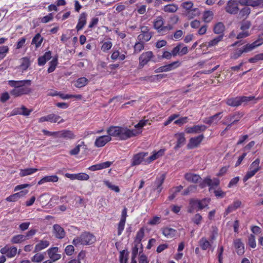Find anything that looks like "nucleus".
Masks as SVG:
<instances>
[{
	"label": "nucleus",
	"instance_id": "obj_1",
	"mask_svg": "<svg viewBox=\"0 0 263 263\" xmlns=\"http://www.w3.org/2000/svg\"><path fill=\"white\" fill-rule=\"evenodd\" d=\"M110 137H114L121 140H125L141 133L140 129H130L126 126H111L107 129Z\"/></svg>",
	"mask_w": 263,
	"mask_h": 263
},
{
	"label": "nucleus",
	"instance_id": "obj_2",
	"mask_svg": "<svg viewBox=\"0 0 263 263\" xmlns=\"http://www.w3.org/2000/svg\"><path fill=\"white\" fill-rule=\"evenodd\" d=\"M8 84L10 86L13 87V89L10 91V94L14 97L28 94L31 90L29 87L31 84V81L29 80L22 81L9 80L8 81Z\"/></svg>",
	"mask_w": 263,
	"mask_h": 263
},
{
	"label": "nucleus",
	"instance_id": "obj_3",
	"mask_svg": "<svg viewBox=\"0 0 263 263\" xmlns=\"http://www.w3.org/2000/svg\"><path fill=\"white\" fill-rule=\"evenodd\" d=\"M96 241V238L92 234L85 232L82 234L79 237L74 238L72 243L75 246L78 245H89L93 243Z\"/></svg>",
	"mask_w": 263,
	"mask_h": 263
},
{
	"label": "nucleus",
	"instance_id": "obj_4",
	"mask_svg": "<svg viewBox=\"0 0 263 263\" xmlns=\"http://www.w3.org/2000/svg\"><path fill=\"white\" fill-rule=\"evenodd\" d=\"M260 169V159L257 158L250 164L248 171L243 178V182L247 181L248 179L253 177Z\"/></svg>",
	"mask_w": 263,
	"mask_h": 263
},
{
	"label": "nucleus",
	"instance_id": "obj_5",
	"mask_svg": "<svg viewBox=\"0 0 263 263\" xmlns=\"http://www.w3.org/2000/svg\"><path fill=\"white\" fill-rule=\"evenodd\" d=\"M254 99V97L250 96H242L236 98H232L227 99V104L231 106H238L240 105L242 102H248Z\"/></svg>",
	"mask_w": 263,
	"mask_h": 263
},
{
	"label": "nucleus",
	"instance_id": "obj_6",
	"mask_svg": "<svg viewBox=\"0 0 263 263\" xmlns=\"http://www.w3.org/2000/svg\"><path fill=\"white\" fill-rule=\"evenodd\" d=\"M210 199L208 198H204L202 200L192 199L190 201V205L195 209H198V210H201L208 206L210 203Z\"/></svg>",
	"mask_w": 263,
	"mask_h": 263
},
{
	"label": "nucleus",
	"instance_id": "obj_7",
	"mask_svg": "<svg viewBox=\"0 0 263 263\" xmlns=\"http://www.w3.org/2000/svg\"><path fill=\"white\" fill-rule=\"evenodd\" d=\"M147 155V153L144 152H141L134 155L132 160V166L138 165L141 163L148 164V163H146V159H145Z\"/></svg>",
	"mask_w": 263,
	"mask_h": 263
},
{
	"label": "nucleus",
	"instance_id": "obj_8",
	"mask_svg": "<svg viewBox=\"0 0 263 263\" xmlns=\"http://www.w3.org/2000/svg\"><path fill=\"white\" fill-rule=\"evenodd\" d=\"M181 65V62L179 61H174L169 64L165 65L159 67L155 70L156 73L168 72L173 70Z\"/></svg>",
	"mask_w": 263,
	"mask_h": 263
},
{
	"label": "nucleus",
	"instance_id": "obj_9",
	"mask_svg": "<svg viewBox=\"0 0 263 263\" xmlns=\"http://www.w3.org/2000/svg\"><path fill=\"white\" fill-rule=\"evenodd\" d=\"M141 33L138 36L139 41L146 42L149 41L152 36V33L149 31V28L147 26H142L140 27Z\"/></svg>",
	"mask_w": 263,
	"mask_h": 263
},
{
	"label": "nucleus",
	"instance_id": "obj_10",
	"mask_svg": "<svg viewBox=\"0 0 263 263\" xmlns=\"http://www.w3.org/2000/svg\"><path fill=\"white\" fill-rule=\"evenodd\" d=\"M154 28L157 30L158 32L164 34L165 32L166 28L167 27H164V21L162 16H159L157 17L154 21Z\"/></svg>",
	"mask_w": 263,
	"mask_h": 263
},
{
	"label": "nucleus",
	"instance_id": "obj_11",
	"mask_svg": "<svg viewBox=\"0 0 263 263\" xmlns=\"http://www.w3.org/2000/svg\"><path fill=\"white\" fill-rule=\"evenodd\" d=\"M225 10L231 14H236L239 11L237 0H229L227 4Z\"/></svg>",
	"mask_w": 263,
	"mask_h": 263
},
{
	"label": "nucleus",
	"instance_id": "obj_12",
	"mask_svg": "<svg viewBox=\"0 0 263 263\" xmlns=\"http://www.w3.org/2000/svg\"><path fill=\"white\" fill-rule=\"evenodd\" d=\"M45 121H49L51 123H56L58 122V123H63L64 122V120L62 119H61V117L53 114H49L46 116H44L42 117H41L39 119V122H43Z\"/></svg>",
	"mask_w": 263,
	"mask_h": 263
},
{
	"label": "nucleus",
	"instance_id": "obj_13",
	"mask_svg": "<svg viewBox=\"0 0 263 263\" xmlns=\"http://www.w3.org/2000/svg\"><path fill=\"white\" fill-rule=\"evenodd\" d=\"M47 253L50 260L55 262L61 258V255L59 253V248L57 247H51L47 250Z\"/></svg>",
	"mask_w": 263,
	"mask_h": 263
},
{
	"label": "nucleus",
	"instance_id": "obj_14",
	"mask_svg": "<svg viewBox=\"0 0 263 263\" xmlns=\"http://www.w3.org/2000/svg\"><path fill=\"white\" fill-rule=\"evenodd\" d=\"M0 252L2 254L6 255L9 258H12L14 257L16 254L17 248L15 247L6 246L1 249Z\"/></svg>",
	"mask_w": 263,
	"mask_h": 263
},
{
	"label": "nucleus",
	"instance_id": "obj_15",
	"mask_svg": "<svg viewBox=\"0 0 263 263\" xmlns=\"http://www.w3.org/2000/svg\"><path fill=\"white\" fill-rule=\"evenodd\" d=\"M206 129V126L204 125H197L191 127H186L185 132L187 134H199L203 132Z\"/></svg>",
	"mask_w": 263,
	"mask_h": 263
},
{
	"label": "nucleus",
	"instance_id": "obj_16",
	"mask_svg": "<svg viewBox=\"0 0 263 263\" xmlns=\"http://www.w3.org/2000/svg\"><path fill=\"white\" fill-rule=\"evenodd\" d=\"M204 138L203 135L191 138L187 144V147L190 149L194 148L198 146Z\"/></svg>",
	"mask_w": 263,
	"mask_h": 263
},
{
	"label": "nucleus",
	"instance_id": "obj_17",
	"mask_svg": "<svg viewBox=\"0 0 263 263\" xmlns=\"http://www.w3.org/2000/svg\"><path fill=\"white\" fill-rule=\"evenodd\" d=\"M111 140V138L108 135H104L98 137L95 142V145L97 147L104 146L107 142Z\"/></svg>",
	"mask_w": 263,
	"mask_h": 263
},
{
	"label": "nucleus",
	"instance_id": "obj_18",
	"mask_svg": "<svg viewBox=\"0 0 263 263\" xmlns=\"http://www.w3.org/2000/svg\"><path fill=\"white\" fill-rule=\"evenodd\" d=\"M153 53L152 51H147L143 52L139 57V65L141 66H144L153 58Z\"/></svg>",
	"mask_w": 263,
	"mask_h": 263
},
{
	"label": "nucleus",
	"instance_id": "obj_19",
	"mask_svg": "<svg viewBox=\"0 0 263 263\" xmlns=\"http://www.w3.org/2000/svg\"><path fill=\"white\" fill-rule=\"evenodd\" d=\"M219 184V180L217 178H214L211 179L210 177L205 178L202 183L201 184V186L203 187L205 185H207L210 186L209 190L211 191L212 188L217 186Z\"/></svg>",
	"mask_w": 263,
	"mask_h": 263
},
{
	"label": "nucleus",
	"instance_id": "obj_20",
	"mask_svg": "<svg viewBox=\"0 0 263 263\" xmlns=\"http://www.w3.org/2000/svg\"><path fill=\"white\" fill-rule=\"evenodd\" d=\"M57 137L63 138L67 140H72L76 138V135L72 131L65 129L58 132Z\"/></svg>",
	"mask_w": 263,
	"mask_h": 263
},
{
	"label": "nucleus",
	"instance_id": "obj_21",
	"mask_svg": "<svg viewBox=\"0 0 263 263\" xmlns=\"http://www.w3.org/2000/svg\"><path fill=\"white\" fill-rule=\"evenodd\" d=\"M87 14L85 12L82 13L79 16L78 23L76 29L77 31L81 30L86 24Z\"/></svg>",
	"mask_w": 263,
	"mask_h": 263
},
{
	"label": "nucleus",
	"instance_id": "obj_22",
	"mask_svg": "<svg viewBox=\"0 0 263 263\" xmlns=\"http://www.w3.org/2000/svg\"><path fill=\"white\" fill-rule=\"evenodd\" d=\"M221 112L217 113L213 116L205 118L203 122L209 125L217 124L221 118L220 115Z\"/></svg>",
	"mask_w": 263,
	"mask_h": 263
},
{
	"label": "nucleus",
	"instance_id": "obj_23",
	"mask_svg": "<svg viewBox=\"0 0 263 263\" xmlns=\"http://www.w3.org/2000/svg\"><path fill=\"white\" fill-rule=\"evenodd\" d=\"M111 162L106 161L104 162H102L100 163L91 165L89 166L88 169L91 171L100 170L109 167L111 165Z\"/></svg>",
	"mask_w": 263,
	"mask_h": 263
},
{
	"label": "nucleus",
	"instance_id": "obj_24",
	"mask_svg": "<svg viewBox=\"0 0 263 263\" xmlns=\"http://www.w3.org/2000/svg\"><path fill=\"white\" fill-rule=\"evenodd\" d=\"M53 228V234L57 238L62 239L64 237L65 233L63 228L59 224H54Z\"/></svg>",
	"mask_w": 263,
	"mask_h": 263
},
{
	"label": "nucleus",
	"instance_id": "obj_25",
	"mask_svg": "<svg viewBox=\"0 0 263 263\" xmlns=\"http://www.w3.org/2000/svg\"><path fill=\"white\" fill-rule=\"evenodd\" d=\"M241 204V202L238 200H235L234 202L230 205L226 210L224 216L228 215L229 213L236 211L238 209Z\"/></svg>",
	"mask_w": 263,
	"mask_h": 263
},
{
	"label": "nucleus",
	"instance_id": "obj_26",
	"mask_svg": "<svg viewBox=\"0 0 263 263\" xmlns=\"http://www.w3.org/2000/svg\"><path fill=\"white\" fill-rule=\"evenodd\" d=\"M164 149H161L157 152H154L153 154L151 156L146 158V163H150L155 160L162 156L164 155Z\"/></svg>",
	"mask_w": 263,
	"mask_h": 263
},
{
	"label": "nucleus",
	"instance_id": "obj_27",
	"mask_svg": "<svg viewBox=\"0 0 263 263\" xmlns=\"http://www.w3.org/2000/svg\"><path fill=\"white\" fill-rule=\"evenodd\" d=\"M50 245V242L47 240L43 239L38 242L36 244L34 252H39L46 248H47Z\"/></svg>",
	"mask_w": 263,
	"mask_h": 263
},
{
	"label": "nucleus",
	"instance_id": "obj_28",
	"mask_svg": "<svg viewBox=\"0 0 263 263\" xmlns=\"http://www.w3.org/2000/svg\"><path fill=\"white\" fill-rule=\"evenodd\" d=\"M59 177L57 175L46 176L42 178L38 182V185H41L46 182H57Z\"/></svg>",
	"mask_w": 263,
	"mask_h": 263
},
{
	"label": "nucleus",
	"instance_id": "obj_29",
	"mask_svg": "<svg viewBox=\"0 0 263 263\" xmlns=\"http://www.w3.org/2000/svg\"><path fill=\"white\" fill-rule=\"evenodd\" d=\"M262 43L263 42L261 41L258 40L254 42L251 44H248L242 47L243 51H245V53L248 52L253 50L255 48L261 45Z\"/></svg>",
	"mask_w": 263,
	"mask_h": 263
},
{
	"label": "nucleus",
	"instance_id": "obj_30",
	"mask_svg": "<svg viewBox=\"0 0 263 263\" xmlns=\"http://www.w3.org/2000/svg\"><path fill=\"white\" fill-rule=\"evenodd\" d=\"M184 178L187 181L193 183H197L201 179L199 175L192 173H186L184 175Z\"/></svg>",
	"mask_w": 263,
	"mask_h": 263
},
{
	"label": "nucleus",
	"instance_id": "obj_31",
	"mask_svg": "<svg viewBox=\"0 0 263 263\" xmlns=\"http://www.w3.org/2000/svg\"><path fill=\"white\" fill-rule=\"evenodd\" d=\"M234 247L236 249L237 253L239 255H242L245 252L244 245L241 241L240 239H237L234 241Z\"/></svg>",
	"mask_w": 263,
	"mask_h": 263
},
{
	"label": "nucleus",
	"instance_id": "obj_32",
	"mask_svg": "<svg viewBox=\"0 0 263 263\" xmlns=\"http://www.w3.org/2000/svg\"><path fill=\"white\" fill-rule=\"evenodd\" d=\"M30 65V58L23 57L20 59L19 68L23 71L26 70Z\"/></svg>",
	"mask_w": 263,
	"mask_h": 263
},
{
	"label": "nucleus",
	"instance_id": "obj_33",
	"mask_svg": "<svg viewBox=\"0 0 263 263\" xmlns=\"http://www.w3.org/2000/svg\"><path fill=\"white\" fill-rule=\"evenodd\" d=\"M177 231L176 230L169 227H165L162 229V233L167 238H172L175 236Z\"/></svg>",
	"mask_w": 263,
	"mask_h": 263
},
{
	"label": "nucleus",
	"instance_id": "obj_34",
	"mask_svg": "<svg viewBox=\"0 0 263 263\" xmlns=\"http://www.w3.org/2000/svg\"><path fill=\"white\" fill-rule=\"evenodd\" d=\"M175 137L177 139V144L175 146V148H178L182 146L185 141L184 134L183 133H177L175 134Z\"/></svg>",
	"mask_w": 263,
	"mask_h": 263
},
{
	"label": "nucleus",
	"instance_id": "obj_35",
	"mask_svg": "<svg viewBox=\"0 0 263 263\" xmlns=\"http://www.w3.org/2000/svg\"><path fill=\"white\" fill-rule=\"evenodd\" d=\"M178 9V6L175 4L166 5L162 8V10L166 13H174Z\"/></svg>",
	"mask_w": 263,
	"mask_h": 263
},
{
	"label": "nucleus",
	"instance_id": "obj_36",
	"mask_svg": "<svg viewBox=\"0 0 263 263\" xmlns=\"http://www.w3.org/2000/svg\"><path fill=\"white\" fill-rule=\"evenodd\" d=\"M126 52H124V53H120L118 50H116L112 52L111 59L114 61L117 60L123 61L126 58Z\"/></svg>",
	"mask_w": 263,
	"mask_h": 263
},
{
	"label": "nucleus",
	"instance_id": "obj_37",
	"mask_svg": "<svg viewBox=\"0 0 263 263\" xmlns=\"http://www.w3.org/2000/svg\"><path fill=\"white\" fill-rule=\"evenodd\" d=\"M12 112V115L20 114L24 116H28L30 114L31 110H28L25 106H23L20 108L13 109Z\"/></svg>",
	"mask_w": 263,
	"mask_h": 263
},
{
	"label": "nucleus",
	"instance_id": "obj_38",
	"mask_svg": "<svg viewBox=\"0 0 263 263\" xmlns=\"http://www.w3.org/2000/svg\"><path fill=\"white\" fill-rule=\"evenodd\" d=\"M43 39L40 33H37L32 39L31 44L35 45L36 48H38L41 46Z\"/></svg>",
	"mask_w": 263,
	"mask_h": 263
},
{
	"label": "nucleus",
	"instance_id": "obj_39",
	"mask_svg": "<svg viewBox=\"0 0 263 263\" xmlns=\"http://www.w3.org/2000/svg\"><path fill=\"white\" fill-rule=\"evenodd\" d=\"M144 236V229L142 228H141L137 233L134 243L138 245H140V246H142V244L141 241Z\"/></svg>",
	"mask_w": 263,
	"mask_h": 263
},
{
	"label": "nucleus",
	"instance_id": "obj_40",
	"mask_svg": "<svg viewBox=\"0 0 263 263\" xmlns=\"http://www.w3.org/2000/svg\"><path fill=\"white\" fill-rule=\"evenodd\" d=\"M38 169L35 168H27L25 169H21L19 175L21 177H24L28 175H32L36 172Z\"/></svg>",
	"mask_w": 263,
	"mask_h": 263
},
{
	"label": "nucleus",
	"instance_id": "obj_41",
	"mask_svg": "<svg viewBox=\"0 0 263 263\" xmlns=\"http://www.w3.org/2000/svg\"><path fill=\"white\" fill-rule=\"evenodd\" d=\"M225 29L224 24L221 22L216 23L213 27V31L216 34H221Z\"/></svg>",
	"mask_w": 263,
	"mask_h": 263
},
{
	"label": "nucleus",
	"instance_id": "obj_42",
	"mask_svg": "<svg viewBox=\"0 0 263 263\" xmlns=\"http://www.w3.org/2000/svg\"><path fill=\"white\" fill-rule=\"evenodd\" d=\"M52 96H59L62 99H69L72 98H76L77 99H81V95H68V94H64L61 92H56L54 94L51 95Z\"/></svg>",
	"mask_w": 263,
	"mask_h": 263
},
{
	"label": "nucleus",
	"instance_id": "obj_43",
	"mask_svg": "<svg viewBox=\"0 0 263 263\" xmlns=\"http://www.w3.org/2000/svg\"><path fill=\"white\" fill-rule=\"evenodd\" d=\"M88 80L85 77L79 78L74 83V86L78 88H81L87 84Z\"/></svg>",
	"mask_w": 263,
	"mask_h": 263
},
{
	"label": "nucleus",
	"instance_id": "obj_44",
	"mask_svg": "<svg viewBox=\"0 0 263 263\" xmlns=\"http://www.w3.org/2000/svg\"><path fill=\"white\" fill-rule=\"evenodd\" d=\"M26 240V236L24 235L18 234L13 236L11 239L12 243H20Z\"/></svg>",
	"mask_w": 263,
	"mask_h": 263
},
{
	"label": "nucleus",
	"instance_id": "obj_45",
	"mask_svg": "<svg viewBox=\"0 0 263 263\" xmlns=\"http://www.w3.org/2000/svg\"><path fill=\"white\" fill-rule=\"evenodd\" d=\"M223 35H220L207 43L208 48L216 46L223 39Z\"/></svg>",
	"mask_w": 263,
	"mask_h": 263
},
{
	"label": "nucleus",
	"instance_id": "obj_46",
	"mask_svg": "<svg viewBox=\"0 0 263 263\" xmlns=\"http://www.w3.org/2000/svg\"><path fill=\"white\" fill-rule=\"evenodd\" d=\"M199 243L201 248L203 250L208 249L211 246V243L205 237L201 238L199 241Z\"/></svg>",
	"mask_w": 263,
	"mask_h": 263
},
{
	"label": "nucleus",
	"instance_id": "obj_47",
	"mask_svg": "<svg viewBox=\"0 0 263 263\" xmlns=\"http://www.w3.org/2000/svg\"><path fill=\"white\" fill-rule=\"evenodd\" d=\"M165 178V174H162L159 177H158L156 180L155 183L157 185V189L158 192H160L162 189L161 185L163 184Z\"/></svg>",
	"mask_w": 263,
	"mask_h": 263
},
{
	"label": "nucleus",
	"instance_id": "obj_48",
	"mask_svg": "<svg viewBox=\"0 0 263 263\" xmlns=\"http://www.w3.org/2000/svg\"><path fill=\"white\" fill-rule=\"evenodd\" d=\"M44 258V255L43 253H39L33 256L31 258V260L33 262L40 263L41 262Z\"/></svg>",
	"mask_w": 263,
	"mask_h": 263
},
{
	"label": "nucleus",
	"instance_id": "obj_49",
	"mask_svg": "<svg viewBox=\"0 0 263 263\" xmlns=\"http://www.w3.org/2000/svg\"><path fill=\"white\" fill-rule=\"evenodd\" d=\"M214 13L212 11L208 10L204 12L203 14V20L206 23L210 22L213 18Z\"/></svg>",
	"mask_w": 263,
	"mask_h": 263
},
{
	"label": "nucleus",
	"instance_id": "obj_50",
	"mask_svg": "<svg viewBox=\"0 0 263 263\" xmlns=\"http://www.w3.org/2000/svg\"><path fill=\"white\" fill-rule=\"evenodd\" d=\"M200 12L198 9L194 8L186 13V16L190 19L193 18L196 16L199 15Z\"/></svg>",
	"mask_w": 263,
	"mask_h": 263
},
{
	"label": "nucleus",
	"instance_id": "obj_51",
	"mask_svg": "<svg viewBox=\"0 0 263 263\" xmlns=\"http://www.w3.org/2000/svg\"><path fill=\"white\" fill-rule=\"evenodd\" d=\"M250 9L248 7H245L242 9L239 13V17L240 18H246L250 13Z\"/></svg>",
	"mask_w": 263,
	"mask_h": 263
},
{
	"label": "nucleus",
	"instance_id": "obj_52",
	"mask_svg": "<svg viewBox=\"0 0 263 263\" xmlns=\"http://www.w3.org/2000/svg\"><path fill=\"white\" fill-rule=\"evenodd\" d=\"M9 48L7 46H0V60H3L8 53Z\"/></svg>",
	"mask_w": 263,
	"mask_h": 263
},
{
	"label": "nucleus",
	"instance_id": "obj_53",
	"mask_svg": "<svg viewBox=\"0 0 263 263\" xmlns=\"http://www.w3.org/2000/svg\"><path fill=\"white\" fill-rule=\"evenodd\" d=\"M128 252L125 250H122L120 253V263H127Z\"/></svg>",
	"mask_w": 263,
	"mask_h": 263
},
{
	"label": "nucleus",
	"instance_id": "obj_54",
	"mask_svg": "<svg viewBox=\"0 0 263 263\" xmlns=\"http://www.w3.org/2000/svg\"><path fill=\"white\" fill-rule=\"evenodd\" d=\"M112 46V44L111 41H105L103 42L101 49L103 52H106L110 49Z\"/></svg>",
	"mask_w": 263,
	"mask_h": 263
},
{
	"label": "nucleus",
	"instance_id": "obj_55",
	"mask_svg": "<svg viewBox=\"0 0 263 263\" xmlns=\"http://www.w3.org/2000/svg\"><path fill=\"white\" fill-rule=\"evenodd\" d=\"M243 53L245 52L243 51V49L242 47L239 49H237L233 53L231 56V58L234 60L237 59Z\"/></svg>",
	"mask_w": 263,
	"mask_h": 263
},
{
	"label": "nucleus",
	"instance_id": "obj_56",
	"mask_svg": "<svg viewBox=\"0 0 263 263\" xmlns=\"http://www.w3.org/2000/svg\"><path fill=\"white\" fill-rule=\"evenodd\" d=\"M58 64V60L56 58L52 59V60L49 63V67L48 69V72H52L55 69Z\"/></svg>",
	"mask_w": 263,
	"mask_h": 263
},
{
	"label": "nucleus",
	"instance_id": "obj_57",
	"mask_svg": "<svg viewBox=\"0 0 263 263\" xmlns=\"http://www.w3.org/2000/svg\"><path fill=\"white\" fill-rule=\"evenodd\" d=\"M104 183L110 190H111L117 193H118L120 191V189L118 186L112 184L109 181L105 180V181H104Z\"/></svg>",
	"mask_w": 263,
	"mask_h": 263
},
{
	"label": "nucleus",
	"instance_id": "obj_58",
	"mask_svg": "<svg viewBox=\"0 0 263 263\" xmlns=\"http://www.w3.org/2000/svg\"><path fill=\"white\" fill-rule=\"evenodd\" d=\"M77 180L81 181L88 180L89 178V176L84 173H80L77 174Z\"/></svg>",
	"mask_w": 263,
	"mask_h": 263
},
{
	"label": "nucleus",
	"instance_id": "obj_59",
	"mask_svg": "<svg viewBox=\"0 0 263 263\" xmlns=\"http://www.w3.org/2000/svg\"><path fill=\"white\" fill-rule=\"evenodd\" d=\"M84 143L83 142H81V144L77 145L74 148L70 151L69 154L71 155H76L78 154L80 151V147L84 145Z\"/></svg>",
	"mask_w": 263,
	"mask_h": 263
},
{
	"label": "nucleus",
	"instance_id": "obj_60",
	"mask_svg": "<svg viewBox=\"0 0 263 263\" xmlns=\"http://www.w3.org/2000/svg\"><path fill=\"white\" fill-rule=\"evenodd\" d=\"M143 43V42L140 41L135 44L134 46V52L135 53H139L144 49V45Z\"/></svg>",
	"mask_w": 263,
	"mask_h": 263
},
{
	"label": "nucleus",
	"instance_id": "obj_61",
	"mask_svg": "<svg viewBox=\"0 0 263 263\" xmlns=\"http://www.w3.org/2000/svg\"><path fill=\"white\" fill-rule=\"evenodd\" d=\"M126 221L120 220L118 224V235L120 236L122 233Z\"/></svg>",
	"mask_w": 263,
	"mask_h": 263
},
{
	"label": "nucleus",
	"instance_id": "obj_62",
	"mask_svg": "<svg viewBox=\"0 0 263 263\" xmlns=\"http://www.w3.org/2000/svg\"><path fill=\"white\" fill-rule=\"evenodd\" d=\"M181 6L187 12L193 9V4L191 1H187L183 3L181 5Z\"/></svg>",
	"mask_w": 263,
	"mask_h": 263
},
{
	"label": "nucleus",
	"instance_id": "obj_63",
	"mask_svg": "<svg viewBox=\"0 0 263 263\" xmlns=\"http://www.w3.org/2000/svg\"><path fill=\"white\" fill-rule=\"evenodd\" d=\"M241 117L239 114H236L233 116H229L227 117V120L230 122H232V124H234L238 121Z\"/></svg>",
	"mask_w": 263,
	"mask_h": 263
},
{
	"label": "nucleus",
	"instance_id": "obj_64",
	"mask_svg": "<svg viewBox=\"0 0 263 263\" xmlns=\"http://www.w3.org/2000/svg\"><path fill=\"white\" fill-rule=\"evenodd\" d=\"M148 122V120H142L135 126V129H140L141 133L142 132V128L146 125V123Z\"/></svg>",
	"mask_w": 263,
	"mask_h": 263
}]
</instances>
